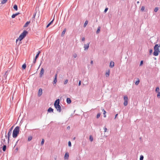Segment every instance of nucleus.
I'll return each instance as SVG.
<instances>
[{
  "instance_id": "nucleus-1",
  "label": "nucleus",
  "mask_w": 160,
  "mask_h": 160,
  "mask_svg": "<svg viewBox=\"0 0 160 160\" xmlns=\"http://www.w3.org/2000/svg\"><path fill=\"white\" fill-rule=\"evenodd\" d=\"M59 99H57L54 102V106L57 110L59 112H60L61 111L62 109L61 106L59 105Z\"/></svg>"
},
{
  "instance_id": "nucleus-2",
  "label": "nucleus",
  "mask_w": 160,
  "mask_h": 160,
  "mask_svg": "<svg viewBox=\"0 0 160 160\" xmlns=\"http://www.w3.org/2000/svg\"><path fill=\"white\" fill-rule=\"evenodd\" d=\"M19 127L17 126L15 128L12 132V136L13 138H16L19 134Z\"/></svg>"
},
{
  "instance_id": "nucleus-3",
  "label": "nucleus",
  "mask_w": 160,
  "mask_h": 160,
  "mask_svg": "<svg viewBox=\"0 0 160 160\" xmlns=\"http://www.w3.org/2000/svg\"><path fill=\"white\" fill-rule=\"evenodd\" d=\"M160 47V45L158 46V44H156L154 47V52L153 54L155 56H157L158 55L160 52L159 48Z\"/></svg>"
},
{
  "instance_id": "nucleus-4",
  "label": "nucleus",
  "mask_w": 160,
  "mask_h": 160,
  "mask_svg": "<svg viewBox=\"0 0 160 160\" xmlns=\"http://www.w3.org/2000/svg\"><path fill=\"white\" fill-rule=\"evenodd\" d=\"M124 105L125 106H126L128 105V98L127 96H125L124 97Z\"/></svg>"
},
{
  "instance_id": "nucleus-5",
  "label": "nucleus",
  "mask_w": 160,
  "mask_h": 160,
  "mask_svg": "<svg viewBox=\"0 0 160 160\" xmlns=\"http://www.w3.org/2000/svg\"><path fill=\"white\" fill-rule=\"evenodd\" d=\"M12 127L9 130V131L8 133L7 136H8V141H9V138L10 137V135H11L12 133Z\"/></svg>"
},
{
  "instance_id": "nucleus-6",
  "label": "nucleus",
  "mask_w": 160,
  "mask_h": 160,
  "mask_svg": "<svg viewBox=\"0 0 160 160\" xmlns=\"http://www.w3.org/2000/svg\"><path fill=\"white\" fill-rule=\"evenodd\" d=\"M28 32L26 30H24L20 35H21L23 38H24L28 34Z\"/></svg>"
},
{
  "instance_id": "nucleus-7",
  "label": "nucleus",
  "mask_w": 160,
  "mask_h": 160,
  "mask_svg": "<svg viewBox=\"0 0 160 160\" xmlns=\"http://www.w3.org/2000/svg\"><path fill=\"white\" fill-rule=\"evenodd\" d=\"M23 38H23V37H22L21 35H20L18 38L17 39L16 42H17L18 40L20 41H21Z\"/></svg>"
},
{
  "instance_id": "nucleus-8",
  "label": "nucleus",
  "mask_w": 160,
  "mask_h": 160,
  "mask_svg": "<svg viewBox=\"0 0 160 160\" xmlns=\"http://www.w3.org/2000/svg\"><path fill=\"white\" fill-rule=\"evenodd\" d=\"M89 43H88L87 44H84V50H87L89 47Z\"/></svg>"
},
{
  "instance_id": "nucleus-9",
  "label": "nucleus",
  "mask_w": 160,
  "mask_h": 160,
  "mask_svg": "<svg viewBox=\"0 0 160 160\" xmlns=\"http://www.w3.org/2000/svg\"><path fill=\"white\" fill-rule=\"evenodd\" d=\"M31 22L30 21H27L25 23L24 26H23L24 28H26L27 27L28 25Z\"/></svg>"
},
{
  "instance_id": "nucleus-10",
  "label": "nucleus",
  "mask_w": 160,
  "mask_h": 160,
  "mask_svg": "<svg viewBox=\"0 0 160 160\" xmlns=\"http://www.w3.org/2000/svg\"><path fill=\"white\" fill-rule=\"evenodd\" d=\"M44 69H43V68H42L41 69V71H40V77H42V76L43 75V74H44Z\"/></svg>"
},
{
  "instance_id": "nucleus-11",
  "label": "nucleus",
  "mask_w": 160,
  "mask_h": 160,
  "mask_svg": "<svg viewBox=\"0 0 160 160\" xmlns=\"http://www.w3.org/2000/svg\"><path fill=\"white\" fill-rule=\"evenodd\" d=\"M114 62L113 61H111L110 63L109 67L111 68H112L114 66Z\"/></svg>"
},
{
  "instance_id": "nucleus-12",
  "label": "nucleus",
  "mask_w": 160,
  "mask_h": 160,
  "mask_svg": "<svg viewBox=\"0 0 160 160\" xmlns=\"http://www.w3.org/2000/svg\"><path fill=\"white\" fill-rule=\"evenodd\" d=\"M20 13L19 12L16 13L15 14H13L12 16V18H15Z\"/></svg>"
},
{
  "instance_id": "nucleus-13",
  "label": "nucleus",
  "mask_w": 160,
  "mask_h": 160,
  "mask_svg": "<svg viewBox=\"0 0 160 160\" xmlns=\"http://www.w3.org/2000/svg\"><path fill=\"white\" fill-rule=\"evenodd\" d=\"M42 93V90L41 88H40L38 91V95L39 96H41Z\"/></svg>"
},
{
  "instance_id": "nucleus-14",
  "label": "nucleus",
  "mask_w": 160,
  "mask_h": 160,
  "mask_svg": "<svg viewBox=\"0 0 160 160\" xmlns=\"http://www.w3.org/2000/svg\"><path fill=\"white\" fill-rule=\"evenodd\" d=\"M66 101L67 103L68 104L70 103L71 102V100L69 98H67Z\"/></svg>"
},
{
  "instance_id": "nucleus-15",
  "label": "nucleus",
  "mask_w": 160,
  "mask_h": 160,
  "mask_svg": "<svg viewBox=\"0 0 160 160\" xmlns=\"http://www.w3.org/2000/svg\"><path fill=\"white\" fill-rule=\"evenodd\" d=\"M69 157V155L68 153H66L64 156L65 159H68Z\"/></svg>"
},
{
  "instance_id": "nucleus-16",
  "label": "nucleus",
  "mask_w": 160,
  "mask_h": 160,
  "mask_svg": "<svg viewBox=\"0 0 160 160\" xmlns=\"http://www.w3.org/2000/svg\"><path fill=\"white\" fill-rule=\"evenodd\" d=\"M5 139V138L2 139L1 140V142L3 145L6 144Z\"/></svg>"
},
{
  "instance_id": "nucleus-17",
  "label": "nucleus",
  "mask_w": 160,
  "mask_h": 160,
  "mask_svg": "<svg viewBox=\"0 0 160 160\" xmlns=\"http://www.w3.org/2000/svg\"><path fill=\"white\" fill-rule=\"evenodd\" d=\"M110 73V71L109 70H108V72H107L106 73V76L107 77H108L109 76Z\"/></svg>"
},
{
  "instance_id": "nucleus-18",
  "label": "nucleus",
  "mask_w": 160,
  "mask_h": 160,
  "mask_svg": "<svg viewBox=\"0 0 160 160\" xmlns=\"http://www.w3.org/2000/svg\"><path fill=\"white\" fill-rule=\"evenodd\" d=\"M40 52H41L40 51H38L37 54V55L35 57V59H37V58L38 57L39 54L40 53Z\"/></svg>"
},
{
  "instance_id": "nucleus-19",
  "label": "nucleus",
  "mask_w": 160,
  "mask_h": 160,
  "mask_svg": "<svg viewBox=\"0 0 160 160\" xmlns=\"http://www.w3.org/2000/svg\"><path fill=\"white\" fill-rule=\"evenodd\" d=\"M53 109H52L51 108H49L48 109V112H53Z\"/></svg>"
},
{
  "instance_id": "nucleus-20",
  "label": "nucleus",
  "mask_w": 160,
  "mask_h": 160,
  "mask_svg": "<svg viewBox=\"0 0 160 160\" xmlns=\"http://www.w3.org/2000/svg\"><path fill=\"white\" fill-rule=\"evenodd\" d=\"M26 68V63L23 64L22 66V68L23 69H25Z\"/></svg>"
},
{
  "instance_id": "nucleus-21",
  "label": "nucleus",
  "mask_w": 160,
  "mask_h": 160,
  "mask_svg": "<svg viewBox=\"0 0 160 160\" xmlns=\"http://www.w3.org/2000/svg\"><path fill=\"white\" fill-rule=\"evenodd\" d=\"M7 1L8 0H2L0 3L2 4H4L6 3L7 2Z\"/></svg>"
},
{
  "instance_id": "nucleus-22",
  "label": "nucleus",
  "mask_w": 160,
  "mask_h": 160,
  "mask_svg": "<svg viewBox=\"0 0 160 160\" xmlns=\"http://www.w3.org/2000/svg\"><path fill=\"white\" fill-rule=\"evenodd\" d=\"M139 82H140L139 79L138 78L137 79V81H136L135 82V84L137 85H138L139 84Z\"/></svg>"
},
{
  "instance_id": "nucleus-23",
  "label": "nucleus",
  "mask_w": 160,
  "mask_h": 160,
  "mask_svg": "<svg viewBox=\"0 0 160 160\" xmlns=\"http://www.w3.org/2000/svg\"><path fill=\"white\" fill-rule=\"evenodd\" d=\"M3 146L2 148V150L4 151H5L6 150V146L5 144L3 145Z\"/></svg>"
},
{
  "instance_id": "nucleus-24",
  "label": "nucleus",
  "mask_w": 160,
  "mask_h": 160,
  "mask_svg": "<svg viewBox=\"0 0 160 160\" xmlns=\"http://www.w3.org/2000/svg\"><path fill=\"white\" fill-rule=\"evenodd\" d=\"M13 8L15 9L16 11L18 10V6L16 4H15L13 6Z\"/></svg>"
},
{
  "instance_id": "nucleus-25",
  "label": "nucleus",
  "mask_w": 160,
  "mask_h": 160,
  "mask_svg": "<svg viewBox=\"0 0 160 160\" xmlns=\"http://www.w3.org/2000/svg\"><path fill=\"white\" fill-rule=\"evenodd\" d=\"M66 28H65L62 32V36H63L64 35V34H65V33L66 32Z\"/></svg>"
},
{
  "instance_id": "nucleus-26",
  "label": "nucleus",
  "mask_w": 160,
  "mask_h": 160,
  "mask_svg": "<svg viewBox=\"0 0 160 160\" xmlns=\"http://www.w3.org/2000/svg\"><path fill=\"white\" fill-rule=\"evenodd\" d=\"M88 22L87 20H86L85 21V23L84 24V27H85L87 25V24H88Z\"/></svg>"
},
{
  "instance_id": "nucleus-27",
  "label": "nucleus",
  "mask_w": 160,
  "mask_h": 160,
  "mask_svg": "<svg viewBox=\"0 0 160 160\" xmlns=\"http://www.w3.org/2000/svg\"><path fill=\"white\" fill-rule=\"evenodd\" d=\"M102 111L103 112V113L104 115V117L105 118L106 117V115H105V114H106V111L104 109H102Z\"/></svg>"
},
{
  "instance_id": "nucleus-28",
  "label": "nucleus",
  "mask_w": 160,
  "mask_h": 160,
  "mask_svg": "<svg viewBox=\"0 0 160 160\" xmlns=\"http://www.w3.org/2000/svg\"><path fill=\"white\" fill-rule=\"evenodd\" d=\"M89 139L91 142H92L93 140V137L91 135H90L89 137Z\"/></svg>"
},
{
  "instance_id": "nucleus-29",
  "label": "nucleus",
  "mask_w": 160,
  "mask_h": 160,
  "mask_svg": "<svg viewBox=\"0 0 160 160\" xmlns=\"http://www.w3.org/2000/svg\"><path fill=\"white\" fill-rule=\"evenodd\" d=\"M32 138L31 136H30V137H28V141H30L32 139Z\"/></svg>"
},
{
  "instance_id": "nucleus-30",
  "label": "nucleus",
  "mask_w": 160,
  "mask_h": 160,
  "mask_svg": "<svg viewBox=\"0 0 160 160\" xmlns=\"http://www.w3.org/2000/svg\"><path fill=\"white\" fill-rule=\"evenodd\" d=\"M100 31V27H99L98 28V30L97 31V33H98Z\"/></svg>"
},
{
  "instance_id": "nucleus-31",
  "label": "nucleus",
  "mask_w": 160,
  "mask_h": 160,
  "mask_svg": "<svg viewBox=\"0 0 160 160\" xmlns=\"http://www.w3.org/2000/svg\"><path fill=\"white\" fill-rule=\"evenodd\" d=\"M158 8L157 7H156L155 8V9H154V11L155 12H156L158 11Z\"/></svg>"
},
{
  "instance_id": "nucleus-32",
  "label": "nucleus",
  "mask_w": 160,
  "mask_h": 160,
  "mask_svg": "<svg viewBox=\"0 0 160 160\" xmlns=\"http://www.w3.org/2000/svg\"><path fill=\"white\" fill-rule=\"evenodd\" d=\"M44 139H42V141H41V145H43V144L44 143Z\"/></svg>"
},
{
  "instance_id": "nucleus-33",
  "label": "nucleus",
  "mask_w": 160,
  "mask_h": 160,
  "mask_svg": "<svg viewBox=\"0 0 160 160\" xmlns=\"http://www.w3.org/2000/svg\"><path fill=\"white\" fill-rule=\"evenodd\" d=\"M157 97L159 98L160 97V92H158Z\"/></svg>"
},
{
  "instance_id": "nucleus-34",
  "label": "nucleus",
  "mask_w": 160,
  "mask_h": 160,
  "mask_svg": "<svg viewBox=\"0 0 160 160\" xmlns=\"http://www.w3.org/2000/svg\"><path fill=\"white\" fill-rule=\"evenodd\" d=\"M156 92H159V88L158 87L156 88V90H155Z\"/></svg>"
},
{
  "instance_id": "nucleus-35",
  "label": "nucleus",
  "mask_w": 160,
  "mask_h": 160,
  "mask_svg": "<svg viewBox=\"0 0 160 160\" xmlns=\"http://www.w3.org/2000/svg\"><path fill=\"white\" fill-rule=\"evenodd\" d=\"M145 8L144 6H142L141 8V11H143L144 9Z\"/></svg>"
},
{
  "instance_id": "nucleus-36",
  "label": "nucleus",
  "mask_w": 160,
  "mask_h": 160,
  "mask_svg": "<svg viewBox=\"0 0 160 160\" xmlns=\"http://www.w3.org/2000/svg\"><path fill=\"white\" fill-rule=\"evenodd\" d=\"M143 156H141L140 158V160H143Z\"/></svg>"
},
{
  "instance_id": "nucleus-37",
  "label": "nucleus",
  "mask_w": 160,
  "mask_h": 160,
  "mask_svg": "<svg viewBox=\"0 0 160 160\" xmlns=\"http://www.w3.org/2000/svg\"><path fill=\"white\" fill-rule=\"evenodd\" d=\"M73 57L74 58H76L77 57V55L76 54V53H74V54H73Z\"/></svg>"
},
{
  "instance_id": "nucleus-38",
  "label": "nucleus",
  "mask_w": 160,
  "mask_h": 160,
  "mask_svg": "<svg viewBox=\"0 0 160 160\" xmlns=\"http://www.w3.org/2000/svg\"><path fill=\"white\" fill-rule=\"evenodd\" d=\"M68 82V79H66V80H65V81L64 82V84H66Z\"/></svg>"
},
{
  "instance_id": "nucleus-39",
  "label": "nucleus",
  "mask_w": 160,
  "mask_h": 160,
  "mask_svg": "<svg viewBox=\"0 0 160 160\" xmlns=\"http://www.w3.org/2000/svg\"><path fill=\"white\" fill-rule=\"evenodd\" d=\"M57 82V78H55L54 80V83H56Z\"/></svg>"
},
{
  "instance_id": "nucleus-40",
  "label": "nucleus",
  "mask_w": 160,
  "mask_h": 160,
  "mask_svg": "<svg viewBox=\"0 0 160 160\" xmlns=\"http://www.w3.org/2000/svg\"><path fill=\"white\" fill-rule=\"evenodd\" d=\"M68 145L69 147H71V143L70 141L68 142Z\"/></svg>"
},
{
  "instance_id": "nucleus-41",
  "label": "nucleus",
  "mask_w": 160,
  "mask_h": 160,
  "mask_svg": "<svg viewBox=\"0 0 160 160\" xmlns=\"http://www.w3.org/2000/svg\"><path fill=\"white\" fill-rule=\"evenodd\" d=\"M100 115V113H98L97 115V118H99Z\"/></svg>"
},
{
  "instance_id": "nucleus-42",
  "label": "nucleus",
  "mask_w": 160,
  "mask_h": 160,
  "mask_svg": "<svg viewBox=\"0 0 160 160\" xmlns=\"http://www.w3.org/2000/svg\"><path fill=\"white\" fill-rule=\"evenodd\" d=\"M108 9V8H106L104 10V12H107Z\"/></svg>"
},
{
  "instance_id": "nucleus-43",
  "label": "nucleus",
  "mask_w": 160,
  "mask_h": 160,
  "mask_svg": "<svg viewBox=\"0 0 160 160\" xmlns=\"http://www.w3.org/2000/svg\"><path fill=\"white\" fill-rule=\"evenodd\" d=\"M143 63V61H141L140 62V66L142 65Z\"/></svg>"
},
{
  "instance_id": "nucleus-44",
  "label": "nucleus",
  "mask_w": 160,
  "mask_h": 160,
  "mask_svg": "<svg viewBox=\"0 0 160 160\" xmlns=\"http://www.w3.org/2000/svg\"><path fill=\"white\" fill-rule=\"evenodd\" d=\"M51 24L49 23L46 26V28H48Z\"/></svg>"
},
{
  "instance_id": "nucleus-45",
  "label": "nucleus",
  "mask_w": 160,
  "mask_h": 160,
  "mask_svg": "<svg viewBox=\"0 0 160 160\" xmlns=\"http://www.w3.org/2000/svg\"><path fill=\"white\" fill-rule=\"evenodd\" d=\"M104 132H106L107 131V129L106 128H104Z\"/></svg>"
},
{
  "instance_id": "nucleus-46",
  "label": "nucleus",
  "mask_w": 160,
  "mask_h": 160,
  "mask_svg": "<svg viewBox=\"0 0 160 160\" xmlns=\"http://www.w3.org/2000/svg\"><path fill=\"white\" fill-rule=\"evenodd\" d=\"M81 81H80L79 82L78 85H79V86H80L81 85Z\"/></svg>"
},
{
  "instance_id": "nucleus-47",
  "label": "nucleus",
  "mask_w": 160,
  "mask_h": 160,
  "mask_svg": "<svg viewBox=\"0 0 160 160\" xmlns=\"http://www.w3.org/2000/svg\"><path fill=\"white\" fill-rule=\"evenodd\" d=\"M36 60H37V59H35L34 60V61H33V62L34 63H35L36 61Z\"/></svg>"
},
{
  "instance_id": "nucleus-48",
  "label": "nucleus",
  "mask_w": 160,
  "mask_h": 160,
  "mask_svg": "<svg viewBox=\"0 0 160 160\" xmlns=\"http://www.w3.org/2000/svg\"><path fill=\"white\" fill-rule=\"evenodd\" d=\"M152 49L150 50L149 52L150 54L152 53Z\"/></svg>"
},
{
  "instance_id": "nucleus-49",
  "label": "nucleus",
  "mask_w": 160,
  "mask_h": 160,
  "mask_svg": "<svg viewBox=\"0 0 160 160\" xmlns=\"http://www.w3.org/2000/svg\"><path fill=\"white\" fill-rule=\"evenodd\" d=\"M54 20V19H53L50 22V23L51 24L53 22Z\"/></svg>"
},
{
  "instance_id": "nucleus-50",
  "label": "nucleus",
  "mask_w": 160,
  "mask_h": 160,
  "mask_svg": "<svg viewBox=\"0 0 160 160\" xmlns=\"http://www.w3.org/2000/svg\"><path fill=\"white\" fill-rule=\"evenodd\" d=\"M57 74H56L55 76V78H57Z\"/></svg>"
},
{
  "instance_id": "nucleus-51",
  "label": "nucleus",
  "mask_w": 160,
  "mask_h": 160,
  "mask_svg": "<svg viewBox=\"0 0 160 160\" xmlns=\"http://www.w3.org/2000/svg\"><path fill=\"white\" fill-rule=\"evenodd\" d=\"M84 40H85V38H82V41H84Z\"/></svg>"
},
{
  "instance_id": "nucleus-52",
  "label": "nucleus",
  "mask_w": 160,
  "mask_h": 160,
  "mask_svg": "<svg viewBox=\"0 0 160 160\" xmlns=\"http://www.w3.org/2000/svg\"><path fill=\"white\" fill-rule=\"evenodd\" d=\"M35 16H36V14H34V15H33V18H35Z\"/></svg>"
},
{
  "instance_id": "nucleus-53",
  "label": "nucleus",
  "mask_w": 160,
  "mask_h": 160,
  "mask_svg": "<svg viewBox=\"0 0 160 160\" xmlns=\"http://www.w3.org/2000/svg\"><path fill=\"white\" fill-rule=\"evenodd\" d=\"M118 114H116V115H115V118H116V117H117V116H118Z\"/></svg>"
},
{
  "instance_id": "nucleus-54",
  "label": "nucleus",
  "mask_w": 160,
  "mask_h": 160,
  "mask_svg": "<svg viewBox=\"0 0 160 160\" xmlns=\"http://www.w3.org/2000/svg\"><path fill=\"white\" fill-rule=\"evenodd\" d=\"M91 64H93V61H92H92H91Z\"/></svg>"
},
{
  "instance_id": "nucleus-55",
  "label": "nucleus",
  "mask_w": 160,
  "mask_h": 160,
  "mask_svg": "<svg viewBox=\"0 0 160 160\" xmlns=\"http://www.w3.org/2000/svg\"><path fill=\"white\" fill-rule=\"evenodd\" d=\"M67 128L69 129V128H70V127H69V126H68V127H67Z\"/></svg>"
},
{
  "instance_id": "nucleus-56",
  "label": "nucleus",
  "mask_w": 160,
  "mask_h": 160,
  "mask_svg": "<svg viewBox=\"0 0 160 160\" xmlns=\"http://www.w3.org/2000/svg\"><path fill=\"white\" fill-rule=\"evenodd\" d=\"M5 139H7V136H6V135Z\"/></svg>"
},
{
  "instance_id": "nucleus-57",
  "label": "nucleus",
  "mask_w": 160,
  "mask_h": 160,
  "mask_svg": "<svg viewBox=\"0 0 160 160\" xmlns=\"http://www.w3.org/2000/svg\"><path fill=\"white\" fill-rule=\"evenodd\" d=\"M75 139V137H74L73 138V139L74 140Z\"/></svg>"
},
{
  "instance_id": "nucleus-58",
  "label": "nucleus",
  "mask_w": 160,
  "mask_h": 160,
  "mask_svg": "<svg viewBox=\"0 0 160 160\" xmlns=\"http://www.w3.org/2000/svg\"><path fill=\"white\" fill-rule=\"evenodd\" d=\"M139 3V2L138 1V2H137V3Z\"/></svg>"
}]
</instances>
